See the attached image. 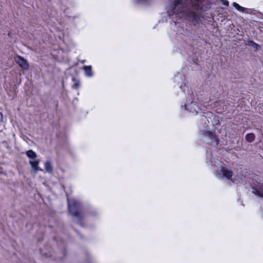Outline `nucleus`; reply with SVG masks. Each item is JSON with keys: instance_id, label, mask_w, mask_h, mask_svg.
I'll return each instance as SVG.
<instances>
[{"instance_id": "obj_12", "label": "nucleus", "mask_w": 263, "mask_h": 263, "mask_svg": "<svg viewBox=\"0 0 263 263\" xmlns=\"http://www.w3.org/2000/svg\"><path fill=\"white\" fill-rule=\"evenodd\" d=\"M255 135L253 133H250L248 134L246 136V140L248 142H253L255 139Z\"/></svg>"}, {"instance_id": "obj_14", "label": "nucleus", "mask_w": 263, "mask_h": 263, "mask_svg": "<svg viewBox=\"0 0 263 263\" xmlns=\"http://www.w3.org/2000/svg\"><path fill=\"white\" fill-rule=\"evenodd\" d=\"M246 45L248 46H249L253 47L255 49L256 51L258 50V49L259 47V46L258 44L256 43L255 42H254L253 41H248V43L246 44Z\"/></svg>"}, {"instance_id": "obj_2", "label": "nucleus", "mask_w": 263, "mask_h": 263, "mask_svg": "<svg viewBox=\"0 0 263 263\" xmlns=\"http://www.w3.org/2000/svg\"><path fill=\"white\" fill-rule=\"evenodd\" d=\"M180 89L184 92L186 96V102L184 104V109L194 115H197L199 110V107L197 104V101L201 103V105L205 103L200 100L199 98H196L193 95L192 90L185 83L183 85L180 86Z\"/></svg>"}, {"instance_id": "obj_1", "label": "nucleus", "mask_w": 263, "mask_h": 263, "mask_svg": "<svg viewBox=\"0 0 263 263\" xmlns=\"http://www.w3.org/2000/svg\"><path fill=\"white\" fill-rule=\"evenodd\" d=\"M210 5L209 0H168L167 12L172 19L186 20L196 26L202 24V11Z\"/></svg>"}, {"instance_id": "obj_20", "label": "nucleus", "mask_w": 263, "mask_h": 263, "mask_svg": "<svg viewBox=\"0 0 263 263\" xmlns=\"http://www.w3.org/2000/svg\"><path fill=\"white\" fill-rule=\"evenodd\" d=\"M3 120V114L0 112V121Z\"/></svg>"}, {"instance_id": "obj_11", "label": "nucleus", "mask_w": 263, "mask_h": 263, "mask_svg": "<svg viewBox=\"0 0 263 263\" xmlns=\"http://www.w3.org/2000/svg\"><path fill=\"white\" fill-rule=\"evenodd\" d=\"M45 169L47 172L51 173L53 171V168L50 161H47L45 163Z\"/></svg>"}, {"instance_id": "obj_6", "label": "nucleus", "mask_w": 263, "mask_h": 263, "mask_svg": "<svg viewBox=\"0 0 263 263\" xmlns=\"http://www.w3.org/2000/svg\"><path fill=\"white\" fill-rule=\"evenodd\" d=\"M217 176L219 178H226L227 179H230L232 182H234V179L232 178L233 176V172L231 170L226 168L223 167L221 168L220 172L218 173V174H217Z\"/></svg>"}, {"instance_id": "obj_7", "label": "nucleus", "mask_w": 263, "mask_h": 263, "mask_svg": "<svg viewBox=\"0 0 263 263\" xmlns=\"http://www.w3.org/2000/svg\"><path fill=\"white\" fill-rule=\"evenodd\" d=\"M15 61L24 70H27L29 68L28 63L26 59L20 55H16L14 57Z\"/></svg>"}, {"instance_id": "obj_16", "label": "nucleus", "mask_w": 263, "mask_h": 263, "mask_svg": "<svg viewBox=\"0 0 263 263\" xmlns=\"http://www.w3.org/2000/svg\"><path fill=\"white\" fill-rule=\"evenodd\" d=\"M233 6L239 11L243 12L245 10V8L241 6H240L239 5H238L237 3L234 2L232 4Z\"/></svg>"}, {"instance_id": "obj_18", "label": "nucleus", "mask_w": 263, "mask_h": 263, "mask_svg": "<svg viewBox=\"0 0 263 263\" xmlns=\"http://www.w3.org/2000/svg\"><path fill=\"white\" fill-rule=\"evenodd\" d=\"M200 120L202 122H204V123H205L206 122V121L209 122L206 117L204 116H202Z\"/></svg>"}, {"instance_id": "obj_8", "label": "nucleus", "mask_w": 263, "mask_h": 263, "mask_svg": "<svg viewBox=\"0 0 263 263\" xmlns=\"http://www.w3.org/2000/svg\"><path fill=\"white\" fill-rule=\"evenodd\" d=\"M205 136L209 138L211 140L212 142L214 143V144L216 145H218V138L213 133L206 131L205 133Z\"/></svg>"}, {"instance_id": "obj_17", "label": "nucleus", "mask_w": 263, "mask_h": 263, "mask_svg": "<svg viewBox=\"0 0 263 263\" xmlns=\"http://www.w3.org/2000/svg\"><path fill=\"white\" fill-rule=\"evenodd\" d=\"M80 87V83L79 82H76L72 86V88L74 89H78Z\"/></svg>"}, {"instance_id": "obj_21", "label": "nucleus", "mask_w": 263, "mask_h": 263, "mask_svg": "<svg viewBox=\"0 0 263 263\" xmlns=\"http://www.w3.org/2000/svg\"><path fill=\"white\" fill-rule=\"evenodd\" d=\"M3 120V114L0 112V121Z\"/></svg>"}, {"instance_id": "obj_10", "label": "nucleus", "mask_w": 263, "mask_h": 263, "mask_svg": "<svg viewBox=\"0 0 263 263\" xmlns=\"http://www.w3.org/2000/svg\"><path fill=\"white\" fill-rule=\"evenodd\" d=\"M30 164L31 165V167L34 170L35 172H37L39 171H42L41 168H40L38 165L39 163V161H29Z\"/></svg>"}, {"instance_id": "obj_4", "label": "nucleus", "mask_w": 263, "mask_h": 263, "mask_svg": "<svg viewBox=\"0 0 263 263\" xmlns=\"http://www.w3.org/2000/svg\"><path fill=\"white\" fill-rule=\"evenodd\" d=\"M68 208L69 213L74 217L78 218V223L82 226L81 220L83 218V216L81 214V203L74 199H69L67 198Z\"/></svg>"}, {"instance_id": "obj_19", "label": "nucleus", "mask_w": 263, "mask_h": 263, "mask_svg": "<svg viewBox=\"0 0 263 263\" xmlns=\"http://www.w3.org/2000/svg\"><path fill=\"white\" fill-rule=\"evenodd\" d=\"M223 1V4L226 6H229V2L228 1Z\"/></svg>"}, {"instance_id": "obj_3", "label": "nucleus", "mask_w": 263, "mask_h": 263, "mask_svg": "<svg viewBox=\"0 0 263 263\" xmlns=\"http://www.w3.org/2000/svg\"><path fill=\"white\" fill-rule=\"evenodd\" d=\"M171 28L173 31L174 34L176 35V39L180 44L184 45L187 43L191 39V32L185 29H184L182 25L179 22L174 21L171 25ZM174 34V33H173Z\"/></svg>"}, {"instance_id": "obj_5", "label": "nucleus", "mask_w": 263, "mask_h": 263, "mask_svg": "<svg viewBox=\"0 0 263 263\" xmlns=\"http://www.w3.org/2000/svg\"><path fill=\"white\" fill-rule=\"evenodd\" d=\"M252 193L257 197L263 198V182L255 181L252 184Z\"/></svg>"}, {"instance_id": "obj_22", "label": "nucleus", "mask_w": 263, "mask_h": 263, "mask_svg": "<svg viewBox=\"0 0 263 263\" xmlns=\"http://www.w3.org/2000/svg\"><path fill=\"white\" fill-rule=\"evenodd\" d=\"M178 78V76H175V80H176V79H177Z\"/></svg>"}, {"instance_id": "obj_13", "label": "nucleus", "mask_w": 263, "mask_h": 263, "mask_svg": "<svg viewBox=\"0 0 263 263\" xmlns=\"http://www.w3.org/2000/svg\"><path fill=\"white\" fill-rule=\"evenodd\" d=\"M26 155L30 159H34L37 156L36 153L32 150L27 151L26 152Z\"/></svg>"}, {"instance_id": "obj_9", "label": "nucleus", "mask_w": 263, "mask_h": 263, "mask_svg": "<svg viewBox=\"0 0 263 263\" xmlns=\"http://www.w3.org/2000/svg\"><path fill=\"white\" fill-rule=\"evenodd\" d=\"M83 69L85 71L86 76L88 77H91L93 76V73L91 70V66H84Z\"/></svg>"}, {"instance_id": "obj_15", "label": "nucleus", "mask_w": 263, "mask_h": 263, "mask_svg": "<svg viewBox=\"0 0 263 263\" xmlns=\"http://www.w3.org/2000/svg\"><path fill=\"white\" fill-rule=\"evenodd\" d=\"M153 0H135L136 3L140 5H146L150 4Z\"/></svg>"}]
</instances>
